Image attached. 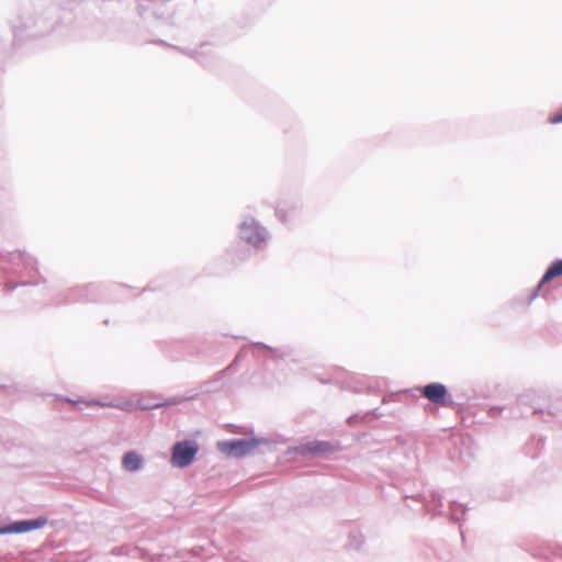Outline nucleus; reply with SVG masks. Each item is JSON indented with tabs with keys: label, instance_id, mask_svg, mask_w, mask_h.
Wrapping results in <instances>:
<instances>
[{
	"label": "nucleus",
	"instance_id": "1",
	"mask_svg": "<svg viewBox=\"0 0 562 562\" xmlns=\"http://www.w3.org/2000/svg\"><path fill=\"white\" fill-rule=\"evenodd\" d=\"M259 445L258 439L232 440L218 442V449L227 456L243 457L251 453Z\"/></svg>",
	"mask_w": 562,
	"mask_h": 562
},
{
	"label": "nucleus",
	"instance_id": "2",
	"mask_svg": "<svg viewBox=\"0 0 562 562\" xmlns=\"http://www.w3.org/2000/svg\"><path fill=\"white\" fill-rule=\"evenodd\" d=\"M198 452V445L189 441H181L175 445L171 462L178 468L189 465Z\"/></svg>",
	"mask_w": 562,
	"mask_h": 562
},
{
	"label": "nucleus",
	"instance_id": "3",
	"mask_svg": "<svg viewBox=\"0 0 562 562\" xmlns=\"http://www.w3.org/2000/svg\"><path fill=\"white\" fill-rule=\"evenodd\" d=\"M240 237L247 243L260 247L266 240V232L258 223L251 220L241 224Z\"/></svg>",
	"mask_w": 562,
	"mask_h": 562
},
{
	"label": "nucleus",
	"instance_id": "4",
	"mask_svg": "<svg viewBox=\"0 0 562 562\" xmlns=\"http://www.w3.org/2000/svg\"><path fill=\"white\" fill-rule=\"evenodd\" d=\"M422 394L430 402L439 405L446 404L447 389L441 383H430L423 387Z\"/></svg>",
	"mask_w": 562,
	"mask_h": 562
},
{
	"label": "nucleus",
	"instance_id": "5",
	"mask_svg": "<svg viewBox=\"0 0 562 562\" xmlns=\"http://www.w3.org/2000/svg\"><path fill=\"white\" fill-rule=\"evenodd\" d=\"M46 524V520L43 518L34 519V520H24L14 522L10 526L0 529V535L3 533H21L26 532L32 529H37L43 527Z\"/></svg>",
	"mask_w": 562,
	"mask_h": 562
},
{
	"label": "nucleus",
	"instance_id": "6",
	"mask_svg": "<svg viewBox=\"0 0 562 562\" xmlns=\"http://www.w3.org/2000/svg\"><path fill=\"white\" fill-rule=\"evenodd\" d=\"M122 463L126 471H137L142 467V458L136 452L130 451L123 457Z\"/></svg>",
	"mask_w": 562,
	"mask_h": 562
},
{
	"label": "nucleus",
	"instance_id": "7",
	"mask_svg": "<svg viewBox=\"0 0 562 562\" xmlns=\"http://www.w3.org/2000/svg\"><path fill=\"white\" fill-rule=\"evenodd\" d=\"M561 276H562V260H557L549 267V269L542 277L541 282L538 285V289H540L544 283L549 282L550 280H552L557 277H561Z\"/></svg>",
	"mask_w": 562,
	"mask_h": 562
},
{
	"label": "nucleus",
	"instance_id": "8",
	"mask_svg": "<svg viewBox=\"0 0 562 562\" xmlns=\"http://www.w3.org/2000/svg\"><path fill=\"white\" fill-rule=\"evenodd\" d=\"M67 402H70V403H72L74 405H77V404H79V403H82V401L74 402V401H70V400H67ZM83 404H85L86 406H102V407H104V406H112L111 404H104V403H100V402H98V401H88V402H83Z\"/></svg>",
	"mask_w": 562,
	"mask_h": 562
},
{
	"label": "nucleus",
	"instance_id": "9",
	"mask_svg": "<svg viewBox=\"0 0 562 562\" xmlns=\"http://www.w3.org/2000/svg\"><path fill=\"white\" fill-rule=\"evenodd\" d=\"M550 124H559L562 122V110L549 117Z\"/></svg>",
	"mask_w": 562,
	"mask_h": 562
},
{
	"label": "nucleus",
	"instance_id": "10",
	"mask_svg": "<svg viewBox=\"0 0 562 562\" xmlns=\"http://www.w3.org/2000/svg\"><path fill=\"white\" fill-rule=\"evenodd\" d=\"M327 450H328V446L326 443H319L313 451L326 452Z\"/></svg>",
	"mask_w": 562,
	"mask_h": 562
}]
</instances>
